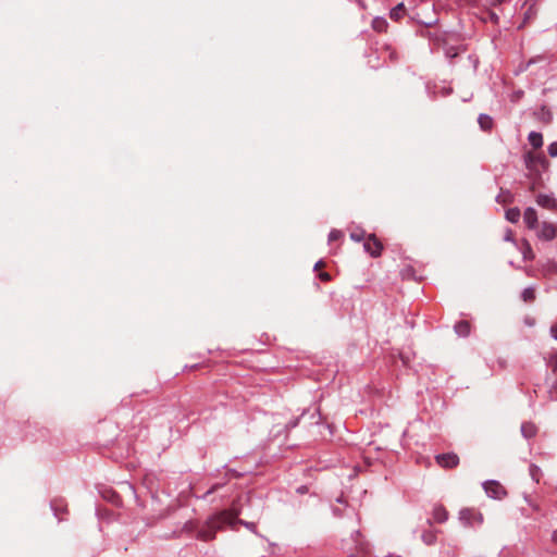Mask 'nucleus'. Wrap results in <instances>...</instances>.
<instances>
[{
    "mask_svg": "<svg viewBox=\"0 0 557 557\" xmlns=\"http://www.w3.org/2000/svg\"><path fill=\"white\" fill-rule=\"evenodd\" d=\"M550 335L557 341V325L550 326Z\"/></svg>",
    "mask_w": 557,
    "mask_h": 557,
    "instance_id": "f704fd0d",
    "label": "nucleus"
},
{
    "mask_svg": "<svg viewBox=\"0 0 557 557\" xmlns=\"http://www.w3.org/2000/svg\"><path fill=\"white\" fill-rule=\"evenodd\" d=\"M529 473H530V476L532 478V480L535 483H539L541 478H542V475H543L541 468L539 466L534 465V463L530 465Z\"/></svg>",
    "mask_w": 557,
    "mask_h": 557,
    "instance_id": "aec40b11",
    "label": "nucleus"
},
{
    "mask_svg": "<svg viewBox=\"0 0 557 557\" xmlns=\"http://www.w3.org/2000/svg\"><path fill=\"white\" fill-rule=\"evenodd\" d=\"M548 154L553 158L557 157V141L552 143L547 148Z\"/></svg>",
    "mask_w": 557,
    "mask_h": 557,
    "instance_id": "c756f323",
    "label": "nucleus"
},
{
    "mask_svg": "<svg viewBox=\"0 0 557 557\" xmlns=\"http://www.w3.org/2000/svg\"><path fill=\"white\" fill-rule=\"evenodd\" d=\"M506 220L511 223H517L520 220L521 212L519 208H510L505 213Z\"/></svg>",
    "mask_w": 557,
    "mask_h": 557,
    "instance_id": "6ab92c4d",
    "label": "nucleus"
},
{
    "mask_svg": "<svg viewBox=\"0 0 557 557\" xmlns=\"http://www.w3.org/2000/svg\"><path fill=\"white\" fill-rule=\"evenodd\" d=\"M549 395H550V398L552 399H557V380L556 382L553 384L550 391H549Z\"/></svg>",
    "mask_w": 557,
    "mask_h": 557,
    "instance_id": "2f4dec72",
    "label": "nucleus"
},
{
    "mask_svg": "<svg viewBox=\"0 0 557 557\" xmlns=\"http://www.w3.org/2000/svg\"><path fill=\"white\" fill-rule=\"evenodd\" d=\"M372 27L376 32H380V33L385 32L387 28V22L383 17H375L372 21Z\"/></svg>",
    "mask_w": 557,
    "mask_h": 557,
    "instance_id": "412c9836",
    "label": "nucleus"
},
{
    "mask_svg": "<svg viewBox=\"0 0 557 557\" xmlns=\"http://www.w3.org/2000/svg\"><path fill=\"white\" fill-rule=\"evenodd\" d=\"M51 509H52L54 516L59 520H62V517L60 515H61V512L66 511V507H65L64 503L62 500L55 499V500L51 502Z\"/></svg>",
    "mask_w": 557,
    "mask_h": 557,
    "instance_id": "f3484780",
    "label": "nucleus"
},
{
    "mask_svg": "<svg viewBox=\"0 0 557 557\" xmlns=\"http://www.w3.org/2000/svg\"><path fill=\"white\" fill-rule=\"evenodd\" d=\"M342 235L343 233L341 231L332 230L329 234V242L337 240Z\"/></svg>",
    "mask_w": 557,
    "mask_h": 557,
    "instance_id": "c85d7f7f",
    "label": "nucleus"
},
{
    "mask_svg": "<svg viewBox=\"0 0 557 557\" xmlns=\"http://www.w3.org/2000/svg\"><path fill=\"white\" fill-rule=\"evenodd\" d=\"M504 240L506 242H510V243H516L515 239H513V233L510 228H508L505 233V236H504Z\"/></svg>",
    "mask_w": 557,
    "mask_h": 557,
    "instance_id": "7c9ffc66",
    "label": "nucleus"
},
{
    "mask_svg": "<svg viewBox=\"0 0 557 557\" xmlns=\"http://www.w3.org/2000/svg\"><path fill=\"white\" fill-rule=\"evenodd\" d=\"M478 123L483 131H490L493 126V120L490 115L481 113L478 117Z\"/></svg>",
    "mask_w": 557,
    "mask_h": 557,
    "instance_id": "dca6fc26",
    "label": "nucleus"
},
{
    "mask_svg": "<svg viewBox=\"0 0 557 557\" xmlns=\"http://www.w3.org/2000/svg\"><path fill=\"white\" fill-rule=\"evenodd\" d=\"M521 297L523 301L530 302L535 299V289L533 287H527L523 289Z\"/></svg>",
    "mask_w": 557,
    "mask_h": 557,
    "instance_id": "4be33fe9",
    "label": "nucleus"
},
{
    "mask_svg": "<svg viewBox=\"0 0 557 557\" xmlns=\"http://www.w3.org/2000/svg\"><path fill=\"white\" fill-rule=\"evenodd\" d=\"M537 0H528V2H532L531 4H534L536 3Z\"/></svg>",
    "mask_w": 557,
    "mask_h": 557,
    "instance_id": "a19ab883",
    "label": "nucleus"
},
{
    "mask_svg": "<svg viewBox=\"0 0 557 557\" xmlns=\"http://www.w3.org/2000/svg\"><path fill=\"white\" fill-rule=\"evenodd\" d=\"M103 497L115 505L120 503V496L112 490L106 491Z\"/></svg>",
    "mask_w": 557,
    "mask_h": 557,
    "instance_id": "5701e85b",
    "label": "nucleus"
},
{
    "mask_svg": "<svg viewBox=\"0 0 557 557\" xmlns=\"http://www.w3.org/2000/svg\"><path fill=\"white\" fill-rule=\"evenodd\" d=\"M352 541L356 543V550L363 555L369 554V545L361 540V533L359 531H355L351 534Z\"/></svg>",
    "mask_w": 557,
    "mask_h": 557,
    "instance_id": "9b49d317",
    "label": "nucleus"
},
{
    "mask_svg": "<svg viewBox=\"0 0 557 557\" xmlns=\"http://www.w3.org/2000/svg\"><path fill=\"white\" fill-rule=\"evenodd\" d=\"M525 323L529 324V325H533V321L529 320V319L525 320Z\"/></svg>",
    "mask_w": 557,
    "mask_h": 557,
    "instance_id": "58836bf2",
    "label": "nucleus"
},
{
    "mask_svg": "<svg viewBox=\"0 0 557 557\" xmlns=\"http://www.w3.org/2000/svg\"><path fill=\"white\" fill-rule=\"evenodd\" d=\"M459 520L465 527H480L483 523V515L472 508H463L459 511Z\"/></svg>",
    "mask_w": 557,
    "mask_h": 557,
    "instance_id": "f03ea898",
    "label": "nucleus"
},
{
    "mask_svg": "<svg viewBox=\"0 0 557 557\" xmlns=\"http://www.w3.org/2000/svg\"><path fill=\"white\" fill-rule=\"evenodd\" d=\"M536 203L545 209L554 210L557 208L556 199L552 195L540 194L536 197Z\"/></svg>",
    "mask_w": 557,
    "mask_h": 557,
    "instance_id": "9d476101",
    "label": "nucleus"
},
{
    "mask_svg": "<svg viewBox=\"0 0 557 557\" xmlns=\"http://www.w3.org/2000/svg\"><path fill=\"white\" fill-rule=\"evenodd\" d=\"M523 222L530 230H535L537 227V213L534 208L529 207L525 209L523 214Z\"/></svg>",
    "mask_w": 557,
    "mask_h": 557,
    "instance_id": "1a4fd4ad",
    "label": "nucleus"
},
{
    "mask_svg": "<svg viewBox=\"0 0 557 557\" xmlns=\"http://www.w3.org/2000/svg\"><path fill=\"white\" fill-rule=\"evenodd\" d=\"M527 159H528V160H531V153H528V154H527Z\"/></svg>",
    "mask_w": 557,
    "mask_h": 557,
    "instance_id": "79ce46f5",
    "label": "nucleus"
},
{
    "mask_svg": "<svg viewBox=\"0 0 557 557\" xmlns=\"http://www.w3.org/2000/svg\"><path fill=\"white\" fill-rule=\"evenodd\" d=\"M528 140L534 149H539L543 146V136L541 133L531 132L528 136Z\"/></svg>",
    "mask_w": 557,
    "mask_h": 557,
    "instance_id": "ddd939ff",
    "label": "nucleus"
},
{
    "mask_svg": "<svg viewBox=\"0 0 557 557\" xmlns=\"http://www.w3.org/2000/svg\"><path fill=\"white\" fill-rule=\"evenodd\" d=\"M322 264H323L322 260L318 261L314 265V269L317 270L318 268H321Z\"/></svg>",
    "mask_w": 557,
    "mask_h": 557,
    "instance_id": "e433bc0d",
    "label": "nucleus"
},
{
    "mask_svg": "<svg viewBox=\"0 0 557 557\" xmlns=\"http://www.w3.org/2000/svg\"><path fill=\"white\" fill-rule=\"evenodd\" d=\"M549 363L550 366L554 368V369H557V352H555L550 359H549Z\"/></svg>",
    "mask_w": 557,
    "mask_h": 557,
    "instance_id": "473e14b6",
    "label": "nucleus"
},
{
    "mask_svg": "<svg viewBox=\"0 0 557 557\" xmlns=\"http://www.w3.org/2000/svg\"><path fill=\"white\" fill-rule=\"evenodd\" d=\"M321 277H322L323 280H329V275H327L326 273L321 274Z\"/></svg>",
    "mask_w": 557,
    "mask_h": 557,
    "instance_id": "4c0bfd02",
    "label": "nucleus"
},
{
    "mask_svg": "<svg viewBox=\"0 0 557 557\" xmlns=\"http://www.w3.org/2000/svg\"><path fill=\"white\" fill-rule=\"evenodd\" d=\"M455 332L462 337L470 334V323L468 321H459L455 324Z\"/></svg>",
    "mask_w": 557,
    "mask_h": 557,
    "instance_id": "4468645a",
    "label": "nucleus"
},
{
    "mask_svg": "<svg viewBox=\"0 0 557 557\" xmlns=\"http://www.w3.org/2000/svg\"><path fill=\"white\" fill-rule=\"evenodd\" d=\"M250 500L251 497L249 494L237 495L232 500L228 508L222 509L208 518L206 523L199 529L197 539L206 542L211 541L215 537L216 531L223 529L226 525L234 528L235 524H242L257 534L255 522L245 521L238 518V516L243 512L244 505L250 503Z\"/></svg>",
    "mask_w": 557,
    "mask_h": 557,
    "instance_id": "f257e3e1",
    "label": "nucleus"
},
{
    "mask_svg": "<svg viewBox=\"0 0 557 557\" xmlns=\"http://www.w3.org/2000/svg\"><path fill=\"white\" fill-rule=\"evenodd\" d=\"M496 201L500 203H506L508 201H511V194L510 193H500L496 197Z\"/></svg>",
    "mask_w": 557,
    "mask_h": 557,
    "instance_id": "bb28decb",
    "label": "nucleus"
},
{
    "mask_svg": "<svg viewBox=\"0 0 557 557\" xmlns=\"http://www.w3.org/2000/svg\"><path fill=\"white\" fill-rule=\"evenodd\" d=\"M556 235H557V227L554 224L548 223V222H543L537 232V236L544 240H552L556 237Z\"/></svg>",
    "mask_w": 557,
    "mask_h": 557,
    "instance_id": "39448f33",
    "label": "nucleus"
},
{
    "mask_svg": "<svg viewBox=\"0 0 557 557\" xmlns=\"http://www.w3.org/2000/svg\"><path fill=\"white\" fill-rule=\"evenodd\" d=\"M436 531L434 530H425L423 531L422 535H421V540L424 544L426 545H434L435 542H436Z\"/></svg>",
    "mask_w": 557,
    "mask_h": 557,
    "instance_id": "a211bd4d",
    "label": "nucleus"
},
{
    "mask_svg": "<svg viewBox=\"0 0 557 557\" xmlns=\"http://www.w3.org/2000/svg\"><path fill=\"white\" fill-rule=\"evenodd\" d=\"M297 423H298V421H297V420L292 421V422H289V423H288V426H289V428H295V426L297 425Z\"/></svg>",
    "mask_w": 557,
    "mask_h": 557,
    "instance_id": "c9c22d12",
    "label": "nucleus"
},
{
    "mask_svg": "<svg viewBox=\"0 0 557 557\" xmlns=\"http://www.w3.org/2000/svg\"><path fill=\"white\" fill-rule=\"evenodd\" d=\"M539 116L541 120H543L544 122H549L552 120V113L548 109H546L545 107H542L540 112H539Z\"/></svg>",
    "mask_w": 557,
    "mask_h": 557,
    "instance_id": "a878e982",
    "label": "nucleus"
},
{
    "mask_svg": "<svg viewBox=\"0 0 557 557\" xmlns=\"http://www.w3.org/2000/svg\"><path fill=\"white\" fill-rule=\"evenodd\" d=\"M504 1H505V0H495V3L500 4V3H503Z\"/></svg>",
    "mask_w": 557,
    "mask_h": 557,
    "instance_id": "ea45409f",
    "label": "nucleus"
},
{
    "mask_svg": "<svg viewBox=\"0 0 557 557\" xmlns=\"http://www.w3.org/2000/svg\"><path fill=\"white\" fill-rule=\"evenodd\" d=\"M532 65H537L540 67H547V66H550V61L546 57L537 55V57L529 60L528 66H532Z\"/></svg>",
    "mask_w": 557,
    "mask_h": 557,
    "instance_id": "2eb2a0df",
    "label": "nucleus"
},
{
    "mask_svg": "<svg viewBox=\"0 0 557 557\" xmlns=\"http://www.w3.org/2000/svg\"><path fill=\"white\" fill-rule=\"evenodd\" d=\"M235 491V485L226 483H215L202 495V498L208 499L210 495L218 494L220 499L223 500L225 497L233 496Z\"/></svg>",
    "mask_w": 557,
    "mask_h": 557,
    "instance_id": "20e7f679",
    "label": "nucleus"
},
{
    "mask_svg": "<svg viewBox=\"0 0 557 557\" xmlns=\"http://www.w3.org/2000/svg\"><path fill=\"white\" fill-rule=\"evenodd\" d=\"M404 10V5L400 3L391 11L389 15L393 20H398L403 16Z\"/></svg>",
    "mask_w": 557,
    "mask_h": 557,
    "instance_id": "393cba45",
    "label": "nucleus"
},
{
    "mask_svg": "<svg viewBox=\"0 0 557 557\" xmlns=\"http://www.w3.org/2000/svg\"><path fill=\"white\" fill-rule=\"evenodd\" d=\"M363 247L372 257L380 256L382 250V244L373 235L369 236L364 242Z\"/></svg>",
    "mask_w": 557,
    "mask_h": 557,
    "instance_id": "6e6552de",
    "label": "nucleus"
},
{
    "mask_svg": "<svg viewBox=\"0 0 557 557\" xmlns=\"http://www.w3.org/2000/svg\"><path fill=\"white\" fill-rule=\"evenodd\" d=\"M534 4H530L529 10L525 12V20L530 18L535 14V10H533Z\"/></svg>",
    "mask_w": 557,
    "mask_h": 557,
    "instance_id": "72a5a7b5",
    "label": "nucleus"
},
{
    "mask_svg": "<svg viewBox=\"0 0 557 557\" xmlns=\"http://www.w3.org/2000/svg\"><path fill=\"white\" fill-rule=\"evenodd\" d=\"M536 433H537V428L534 423L523 422L521 424V434L524 438H527V440L532 438L536 435Z\"/></svg>",
    "mask_w": 557,
    "mask_h": 557,
    "instance_id": "f8f14e48",
    "label": "nucleus"
},
{
    "mask_svg": "<svg viewBox=\"0 0 557 557\" xmlns=\"http://www.w3.org/2000/svg\"><path fill=\"white\" fill-rule=\"evenodd\" d=\"M436 461L443 468H454L458 465L459 458L454 453H447L437 455Z\"/></svg>",
    "mask_w": 557,
    "mask_h": 557,
    "instance_id": "423d86ee",
    "label": "nucleus"
},
{
    "mask_svg": "<svg viewBox=\"0 0 557 557\" xmlns=\"http://www.w3.org/2000/svg\"><path fill=\"white\" fill-rule=\"evenodd\" d=\"M486 495L494 499H503L507 496L506 488L496 480H487L482 484Z\"/></svg>",
    "mask_w": 557,
    "mask_h": 557,
    "instance_id": "7ed1b4c3",
    "label": "nucleus"
},
{
    "mask_svg": "<svg viewBox=\"0 0 557 557\" xmlns=\"http://www.w3.org/2000/svg\"><path fill=\"white\" fill-rule=\"evenodd\" d=\"M448 519V512L442 505H436L433 508L432 519H428V524L432 525L433 521L437 523H444Z\"/></svg>",
    "mask_w": 557,
    "mask_h": 557,
    "instance_id": "0eeeda50",
    "label": "nucleus"
},
{
    "mask_svg": "<svg viewBox=\"0 0 557 557\" xmlns=\"http://www.w3.org/2000/svg\"><path fill=\"white\" fill-rule=\"evenodd\" d=\"M350 238L355 242H361L364 238V232L363 231H355L350 233Z\"/></svg>",
    "mask_w": 557,
    "mask_h": 557,
    "instance_id": "cd10ccee",
    "label": "nucleus"
},
{
    "mask_svg": "<svg viewBox=\"0 0 557 557\" xmlns=\"http://www.w3.org/2000/svg\"><path fill=\"white\" fill-rule=\"evenodd\" d=\"M522 255L524 260H532L534 258V253L528 242L523 243Z\"/></svg>",
    "mask_w": 557,
    "mask_h": 557,
    "instance_id": "b1692460",
    "label": "nucleus"
}]
</instances>
